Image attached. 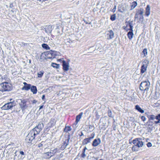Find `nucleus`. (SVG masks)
I'll return each mask as SVG.
<instances>
[{
  "instance_id": "obj_22",
  "label": "nucleus",
  "mask_w": 160,
  "mask_h": 160,
  "mask_svg": "<svg viewBox=\"0 0 160 160\" xmlns=\"http://www.w3.org/2000/svg\"><path fill=\"white\" fill-rule=\"evenodd\" d=\"M58 151V149L57 148H54L51 149L50 151L51 152L52 155L53 156Z\"/></svg>"
},
{
  "instance_id": "obj_14",
  "label": "nucleus",
  "mask_w": 160,
  "mask_h": 160,
  "mask_svg": "<svg viewBox=\"0 0 160 160\" xmlns=\"http://www.w3.org/2000/svg\"><path fill=\"white\" fill-rule=\"evenodd\" d=\"M62 62L63 69L64 71H67L69 69L68 64L64 60L62 61Z\"/></svg>"
},
{
  "instance_id": "obj_24",
  "label": "nucleus",
  "mask_w": 160,
  "mask_h": 160,
  "mask_svg": "<svg viewBox=\"0 0 160 160\" xmlns=\"http://www.w3.org/2000/svg\"><path fill=\"white\" fill-rule=\"evenodd\" d=\"M148 117L149 120H153L154 119H156V116L153 115H149L148 116Z\"/></svg>"
},
{
  "instance_id": "obj_7",
  "label": "nucleus",
  "mask_w": 160,
  "mask_h": 160,
  "mask_svg": "<svg viewBox=\"0 0 160 160\" xmlns=\"http://www.w3.org/2000/svg\"><path fill=\"white\" fill-rule=\"evenodd\" d=\"M127 6L125 4H121L119 5L118 8V10L119 12L123 13L127 10Z\"/></svg>"
},
{
  "instance_id": "obj_40",
  "label": "nucleus",
  "mask_w": 160,
  "mask_h": 160,
  "mask_svg": "<svg viewBox=\"0 0 160 160\" xmlns=\"http://www.w3.org/2000/svg\"><path fill=\"white\" fill-rule=\"evenodd\" d=\"M147 146L148 147H150L152 146V144L151 143L149 142L147 144Z\"/></svg>"
},
{
  "instance_id": "obj_13",
  "label": "nucleus",
  "mask_w": 160,
  "mask_h": 160,
  "mask_svg": "<svg viewBox=\"0 0 160 160\" xmlns=\"http://www.w3.org/2000/svg\"><path fill=\"white\" fill-rule=\"evenodd\" d=\"M143 9L141 8L137 10L136 13L140 15V18H143Z\"/></svg>"
},
{
  "instance_id": "obj_33",
  "label": "nucleus",
  "mask_w": 160,
  "mask_h": 160,
  "mask_svg": "<svg viewBox=\"0 0 160 160\" xmlns=\"http://www.w3.org/2000/svg\"><path fill=\"white\" fill-rule=\"evenodd\" d=\"M43 144H44V142H42L41 143H39L38 145V147L40 148H42V147H43Z\"/></svg>"
},
{
  "instance_id": "obj_45",
  "label": "nucleus",
  "mask_w": 160,
  "mask_h": 160,
  "mask_svg": "<svg viewBox=\"0 0 160 160\" xmlns=\"http://www.w3.org/2000/svg\"><path fill=\"white\" fill-rule=\"evenodd\" d=\"M84 22H85V23L86 24H91V22H88L87 21H86L85 20H84Z\"/></svg>"
},
{
  "instance_id": "obj_38",
  "label": "nucleus",
  "mask_w": 160,
  "mask_h": 160,
  "mask_svg": "<svg viewBox=\"0 0 160 160\" xmlns=\"http://www.w3.org/2000/svg\"><path fill=\"white\" fill-rule=\"evenodd\" d=\"M156 119L160 121V114H159L158 116H156Z\"/></svg>"
},
{
  "instance_id": "obj_26",
  "label": "nucleus",
  "mask_w": 160,
  "mask_h": 160,
  "mask_svg": "<svg viewBox=\"0 0 160 160\" xmlns=\"http://www.w3.org/2000/svg\"><path fill=\"white\" fill-rule=\"evenodd\" d=\"M42 47L43 48H45V49H46V50H49L50 49V48L46 44H45V43L43 44H42Z\"/></svg>"
},
{
  "instance_id": "obj_8",
  "label": "nucleus",
  "mask_w": 160,
  "mask_h": 160,
  "mask_svg": "<svg viewBox=\"0 0 160 160\" xmlns=\"http://www.w3.org/2000/svg\"><path fill=\"white\" fill-rule=\"evenodd\" d=\"M114 33L112 30L108 31L107 32L106 37L108 39H111L114 37Z\"/></svg>"
},
{
  "instance_id": "obj_41",
  "label": "nucleus",
  "mask_w": 160,
  "mask_h": 160,
  "mask_svg": "<svg viewBox=\"0 0 160 160\" xmlns=\"http://www.w3.org/2000/svg\"><path fill=\"white\" fill-rule=\"evenodd\" d=\"M65 42L67 43V44H68V43H69V42L70 41V39H67V40H65Z\"/></svg>"
},
{
  "instance_id": "obj_6",
  "label": "nucleus",
  "mask_w": 160,
  "mask_h": 160,
  "mask_svg": "<svg viewBox=\"0 0 160 160\" xmlns=\"http://www.w3.org/2000/svg\"><path fill=\"white\" fill-rule=\"evenodd\" d=\"M142 65L141 69V73L142 74L146 72L149 64V61L147 60H145L142 62Z\"/></svg>"
},
{
  "instance_id": "obj_34",
  "label": "nucleus",
  "mask_w": 160,
  "mask_h": 160,
  "mask_svg": "<svg viewBox=\"0 0 160 160\" xmlns=\"http://www.w3.org/2000/svg\"><path fill=\"white\" fill-rule=\"evenodd\" d=\"M70 130V127H66L64 129V131L65 132H68Z\"/></svg>"
},
{
  "instance_id": "obj_36",
  "label": "nucleus",
  "mask_w": 160,
  "mask_h": 160,
  "mask_svg": "<svg viewBox=\"0 0 160 160\" xmlns=\"http://www.w3.org/2000/svg\"><path fill=\"white\" fill-rule=\"evenodd\" d=\"M128 27H129V26H128V25H127L124 28L127 31H128L129 30H130V28H128Z\"/></svg>"
},
{
  "instance_id": "obj_28",
  "label": "nucleus",
  "mask_w": 160,
  "mask_h": 160,
  "mask_svg": "<svg viewBox=\"0 0 160 160\" xmlns=\"http://www.w3.org/2000/svg\"><path fill=\"white\" fill-rule=\"evenodd\" d=\"M51 65L53 67L56 68H59V65L55 63H52Z\"/></svg>"
},
{
  "instance_id": "obj_25",
  "label": "nucleus",
  "mask_w": 160,
  "mask_h": 160,
  "mask_svg": "<svg viewBox=\"0 0 160 160\" xmlns=\"http://www.w3.org/2000/svg\"><path fill=\"white\" fill-rule=\"evenodd\" d=\"M137 3L136 2H133L132 3L131 9V10H132L134 9L135 8V7L137 6Z\"/></svg>"
},
{
  "instance_id": "obj_27",
  "label": "nucleus",
  "mask_w": 160,
  "mask_h": 160,
  "mask_svg": "<svg viewBox=\"0 0 160 160\" xmlns=\"http://www.w3.org/2000/svg\"><path fill=\"white\" fill-rule=\"evenodd\" d=\"M142 53L144 55V56H143V57H146L148 54L147 49L144 48L142 52Z\"/></svg>"
},
{
  "instance_id": "obj_9",
  "label": "nucleus",
  "mask_w": 160,
  "mask_h": 160,
  "mask_svg": "<svg viewBox=\"0 0 160 160\" xmlns=\"http://www.w3.org/2000/svg\"><path fill=\"white\" fill-rule=\"evenodd\" d=\"M20 105L22 111L27 109L28 107V105L27 104L26 101L24 100L21 101V103Z\"/></svg>"
},
{
  "instance_id": "obj_39",
  "label": "nucleus",
  "mask_w": 160,
  "mask_h": 160,
  "mask_svg": "<svg viewBox=\"0 0 160 160\" xmlns=\"http://www.w3.org/2000/svg\"><path fill=\"white\" fill-rule=\"evenodd\" d=\"M141 118L142 121H145L146 120V118L144 116H142L141 117Z\"/></svg>"
},
{
  "instance_id": "obj_47",
  "label": "nucleus",
  "mask_w": 160,
  "mask_h": 160,
  "mask_svg": "<svg viewBox=\"0 0 160 160\" xmlns=\"http://www.w3.org/2000/svg\"><path fill=\"white\" fill-rule=\"evenodd\" d=\"M160 121H159L158 120V121H154V123L156 124H157L158 123H160Z\"/></svg>"
},
{
  "instance_id": "obj_46",
  "label": "nucleus",
  "mask_w": 160,
  "mask_h": 160,
  "mask_svg": "<svg viewBox=\"0 0 160 160\" xmlns=\"http://www.w3.org/2000/svg\"><path fill=\"white\" fill-rule=\"evenodd\" d=\"M32 103L35 104L37 102V101L35 100H34L32 101Z\"/></svg>"
},
{
  "instance_id": "obj_11",
  "label": "nucleus",
  "mask_w": 160,
  "mask_h": 160,
  "mask_svg": "<svg viewBox=\"0 0 160 160\" xmlns=\"http://www.w3.org/2000/svg\"><path fill=\"white\" fill-rule=\"evenodd\" d=\"M101 142V140L100 138H98L94 140L92 143V146L96 147L100 144Z\"/></svg>"
},
{
  "instance_id": "obj_20",
  "label": "nucleus",
  "mask_w": 160,
  "mask_h": 160,
  "mask_svg": "<svg viewBox=\"0 0 160 160\" xmlns=\"http://www.w3.org/2000/svg\"><path fill=\"white\" fill-rule=\"evenodd\" d=\"M31 90L33 94H36L37 92V89L36 87L35 86H32L31 87Z\"/></svg>"
},
{
  "instance_id": "obj_12",
  "label": "nucleus",
  "mask_w": 160,
  "mask_h": 160,
  "mask_svg": "<svg viewBox=\"0 0 160 160\" xmlns=\"http://www.w3.org/2000/svg\"><path fill=\"white\" fill-rule=\"evenodd\" d=\"M23 84H24V86L22 88V90H28L30 88L31 85L27 84L26 82H24Z\"/></svg>"
},
{
  "instance_id": "obj_18",
  "label": "nucleus",
  "mask_w": 160,
  "mask_h": 160,
  "mask_svg": "<svg viewBox=\"0 0 160 160\" xmlns=\"http://www.w3.org/2000/svg\"><path fill=\"white\" fill-rule=\"evenodd\" d=\"M143 145V143L141 140V139L140 138H138L137 147L138 148H140L142 147Z\"/></svg>"
},
{
  "instance_id": "obj_3",
  "label": "nucleus",
  "mask_w": 160,
  "mask_h": 160,
  "mask_svg": "<svg viewBox=\"0 0 160 160\" xmlns=\"http://www.w3.org/2000/svg\"><path fill=\"white\" fill-rule=\"evenodd\" d=\"M150 85L148 81H145L141 82L140 86V89L142 91L146 90L148 89Z\"/></svg>"
},
{
  "instance_id": "obj_16",
  "label": "nucleus",
  "mask_w": 160,
  "mask_h": 160,
  "mask_svg": "<svg viewBox=\"0 0 160 160\" xmlns=\"http://www.w3.org/2000/svg\"><path fill=\"white\" fill-rule=\"evenodd\" d=\"M93 138L94 136H93L92 137L85 139L83 141V144L84 145L87 144L91 142V139Z\"/></svg>"
},
{
  "instance_id": "obj_52",
  "label": "nucleus",
  "mask_w": 160,
  "mask_h": 160,
  "mask_svg": "<svg viewBox=\"0 0 160 160\" xmlns=\"http://www.w3.org/2000/svg\"><path fill=\"white\" fill-rule=\"evenodd\" d=\"M48 58H51V57H49Z\"/></svg>"
},
{
  "instance_id": "obj_15",
  "label": "nucleus",
  "mask_w": 160,
  "mask_h": 160,
  "mask_svg": "<svg viewBox=\"0 0 160 160\" xmlns=\"http://www.w3.org/2000/svg\"><path fill=\"white\" fill-rule=\"evenodd\" d=\"M45 32L48 34L50 33L52 30V27L51 26H47L45 28Z\"/></svg>"
},
{
  "instance_id": "obj_43",
  "label": "nucleus",
  "mask_w": 160,
  "mask_h": 160,
  "mask_svg": "<svg viewBox=\"0 0 160 160\" xmlns=\"http://www.w3.org/2000/svg\"><path fill=\"white\" fill-rule=\"evenodd\" d=\"M116 6H115L114 8L112 9V11L113 12H115V11H116Z\"/></svg>"
},
{
  "instance_id": "obj_4",
  "label": "nucleus",
  "mask_w": 160,
  "mask_h": 160,
  "mask_svg": "<svg viewBox=\"0 0 160 160\" xmlns=\"http://www.w3.org/2000/svg\"><path fill=\"white\" fill-rule=\"evenodd\" d=\"M132 21H128V26L130 27V31L128 32V37L130 40H131L134 35L132 32L133 31V26H132Z\"/></svg>"
},
{
  "instance_id": "obj_21",
  "label": "nucleus",
  "mask_w": 160,
  "mask_h": 160,
  "mask_svg": "<svg viewBox=\"0 0 160 160\" xmlns=\"http://www.w3.org/2000/svg\"><path fill=\"white\" fill-rule=\"evenodd\" d=\"M44 142V144H43V147L45 149H46L48 147L50 146L51 145L50 142Z\"/></svg>"
},
{
  "instance_id": "obj_44",
  "label": "nucleus",
  "mask_w": 160,
  "mask_h": 160,
  "mask_svg": "<svg viewBox=\"0 0 160 160\" xmlns=\"http://www.w3.org/2000/svg\"><path fill=\"white\" fill-rule=\"evenodd\" d=\"M108 116L109 117H112V116H111L112 113H111V111H110V112H108Z\"/></svg>"
},
{
  "instance_id": "obj_32",
  "label": "nucleus",
  "mask_w": 160,
  "mask_h": 160,
  "mask_svg": "<svg viewBox=\"0 0 160 160\" xmlns=\"http://www.w3.org/2000/svg\"><path fill=\"white\" fill-rule=\"evenodd\" d=\"M140 18V15L138 14L137 13H136V14H135V17H134V18H135L134 21H135L136 20H138V18ZM140 18H139V20H140Z\"/></svg>"
},
{
  "instance_id": "obj_1",
  "label": "nucleus",
  "mask_w": 160,
  "mask_h": 160,
  "mask_svg": "<svg viewBox=\"0 0 160 160\" xmlns=\"http://www.w3.org/2000/svg\"><path fill=\"white\" fill-rule=\"evenodd\" d=\"M39 125H38L29 132L25 138V141L27 142H31L34 139L35 136L38 134L41 131L42 128H39Z\"/></svg>"
},
{
  "instance_id": "obj_51",
  "label": "nucleus",
  "mask_w": 160,
  "mask_h": 160,
  "mask_svg": "<svg viewBox=\"0 0 160 160\" xmlns=\"http://www.w3.org/2000/svg\"><path fill=\"white\" fill-rule=\"evenodd\" d=\"M43 106L42 105V106H40V107H39V109L40 110V109H42V108H43Z\"/></svg>"
},
{
  "instance_id": "obj_5",
  "label": "nucleus",
  "mask_w": 160,
  "mask_h": 160,
  "mask_svg": "<svg viewBox=\"0 0 160 160\" xmlns=\"http://www.w3.org/2000/svg\"><path fill=\"white\" fill-rule=\"evenodd\" d=\"M15 105V103L13 102H11L5 104L2 107V109L3 110H8L11 109Z\"/></svg>"
},
{
  "instance_id": "obj_49",
  "label": "nucleus",
  "mask_w": 160,
  "mask_h": 160,
  "mask_svg": "<svg viewBox=\"0 0 160 160\" xmlns=\"http://www.w3.org/2000/svg\"><path fill=\"white\" fill-rule=\"evenodd\" d=\"M20 153L22 155H23L24 154V153L23 151H20Z\"/></svg>"
},
{
  "instance_id": "obj_48",
  "label": "nucleus",
  "mask_w": 160,
  "mask_h": 160,
  "mask_svg": "<svg viewBox=\"0 0 160 160\" xmlns=\"http://www.w3.org/2000/svg\"><path fill=\"white\" fill-rule=\"evenodd\" d=\"M45 96L44 95H43L42 97V100H44L45 99Z\"/></svg>"
},
{
  "instance_id": "obj_37",
  "label": "nucleus",
  "mask_w": 160,
  "mask_h": 160,
  "mask_svg": "<svg viewBox=\"0 0 160 160\" xmlns=\"http://www.w3.org/2000/svg\"><path fill=\"white\" fill-rule=\"evenodd\" d=\"M86 155L85 154V151H83L81 155V157L82 158H84L86 157Z\"/></svg>"
},
{
  "instance_id": "obj_19",
  "label": "nucleus",
  "mask_w": 160,
  "mask_h": 160,
  "mask_svg": "<svg viewBox=\"0 0 160 160\" xmlns=\"http://www.w3.org/2000/svg\"><path fill=\"white\" fill-rule=\"evenodd\" d=\"M83 112H81L79 113V114L77 116L76 118V122L77 123H78L80 120L82 115Z\"/></svg>"
},
{
  "instance_id": "obj_17",
  "label": "nucleus",
  "mask_w": 160,
  "mask_h": 160,
  "mask_svg": "<svg viewBox=\"0 0 160 160\" xmlns=\"http://www.w3.org/2000/svg\"><path fill=\"white\" fill-rule=\"evenodd\" d=\"M150 9L149 5H148L145 9V14L147 16H148L150 14Z\"/></svg>"
},
{
  "instance_id": "obj_50",
  "label": "nucleus",
  "mask_w": 160,
  "mask_h": 160,
  "mask_svg": "<svg viewBox=\"0 0 160 160\" xmlns=\"http://www.w3.org/2000/svg\"><path fill=\"white\" fill-rule=\"evenodd\" d=\"M87 148L86 147H85L84 148V149H83V151H85V150H87Z\"/></svg>"
},
{
  "instance_id": "obj_29",
  "label": "nucleus",
  "mask_w": 160,
  "mask_h": 160,
  "mask_svg": "<svg viewBox=\"0 0 160 160\" xmlns=\"http://www.w3.org/2000/svg\"><path fill=\"white\" fill-rule=\"evenodd\" d=\"M138 138H135L132 141V143L135 145L137 146L138 144Z\"/></svg>"
},
{
  "instance_id": "obj_35",
  "label": "nucleus",
  "mask_w": 160,
  "mask_h": 160,
  "mask_svg": "<svg viewBox=\"0 0 160 160\" xmlns=\"http://www.w3.org/2000/svg\"><path fill=\"white\" fill-rule=\"evenodd\" d=\"M43 74V72H40L38 74V77L39 78H41Z\"/></svg>"
},
{
  "instance_id": "obj_31",
  "label": "nucleus",
  "mask_w": 160,
  "mask_h": 160,
  "mask_svg": "<svg viewBox=\"0 0 160 160\" xmlns=\"http://www.w3.org/2000/svg\"><path fill=\"white\" fill-rule=\"evenodd\" d=\"M132 150L133 151H137L138 150V148L137 146L136 145L133 146L132 148Z\"/></svg>"
},
{
  "instance_id": "obj_10",
  "label": "nucleus",
  "mask_w": 160,
  "mask_h": 160,
  "mask_svg": "<svg viewBox=\"0 0 160 160\" xmlns=\"http://www.w3.org/2000/svg\"><path fill=\"white\" fill-rule=\"evenodd\" d=\"M53 155H52V154L50 151L44 152L43 154V158L46 159H49Z\"/></svg>"
},
{
  "instance_id": "obj_42",
  "label": "nucleus",
  "mask_w": 160,
  "mask_h": 160,
  "mask_svg": "<svg viewBox=\"0 0 160 160\" xmlns=\"http://www.w3.org/2000/svg\"><path fill=\"white\" fill-rule=\"evenodd\" d=\"M6 78V77H5V76H2V81H2V82H4V81H3V80L5 79Z\"/></svg>"
},
{
  "instance_id": "obj_23",
  "label": "nucleus",
  "mask_w": 160,
  "mask_h": 160,
  "mask_svg": "<svg viewBox=\"0 0 160 160\" xmlns=\"http://www.w3.org/2000/svg\"><path fill=\"white\" fill-rule=\"evenodd\" d=\"M135 109L142 113H143L144 112V110L142 109L140 106L138 105H137L135 106Z\"/></svg>"
},
{
  "instance_id": "obj_30",
  "label": "nucleus",
  "mask_w": 160,
  "mask_h": 160,
  "mask_svg": "<svg viewBox=\"0 0 160 160\" xmlns=\"http://www.w3.org/2000/svg\"><path fill=\"white\" fill-rule=\"evenodd\" d=\"M116 18V16L115 14H114L111 16L110 19L112 21H114Z\"/></svg>"
},
{
  "instance_id": "obj_2",
  "label": "nucleus",
  "mask_w": 160,
  "mask_h": 160,
  "mask_svg": "<svg viewBox=\"0 0 160 160\" xmlns=\"http://www.w3.org/2000/svg\"><path fill=\"white\" fill-rule=\"evenodd\" d=\"M12 88V85L8 82H3L0 84V91L2 92L10 91Z\"/></svg>"
}]
</instances>
